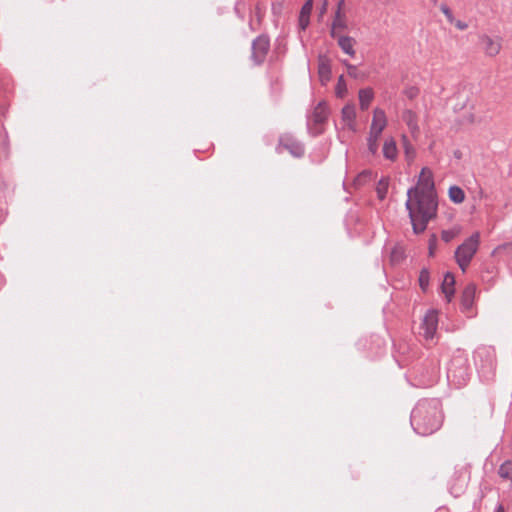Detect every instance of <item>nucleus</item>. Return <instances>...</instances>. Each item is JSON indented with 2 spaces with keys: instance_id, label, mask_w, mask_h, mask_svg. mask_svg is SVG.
Wrapping results in <instances>:
<instances>
[{
  "instance_id": "f257e3e1",
  "label": "nucleus",
  "mask_w": 512,
  "mask_h": 512,
  "mask_svg": "<svg viewBox=\"0 0 512 512\" xmlns=\"http://www.w3.org/2000/svg\"><path fill=\"white\" fill-rule=\"evenodd\" d=\"M407 196L405 206L413 232L420 234L425 231L429 221L436 217L438 208L433 174L429 168H422L417 186L408 189Z\"/></svg>"
},
{
  "instance_id": "f03ea898",
  "label": "nucleus",
  "mask_w": 512,
  "mask_h": 512,
  "mask_svg": "<svg viewBox=\"0 0 512 512\" xmlns=\"http://www.w3.org/2000/svg\"><path fill=\"white\" fill-rule=\"evenodd\" d=\"M411 424L421 435H430L437 431L442 424V414L439 403L435 400H421L411 413Z\"/></svg>"
},
{
  "instance_id": "7ed1b4c3",
  "label": "nucleus",
  "mask_w": 512,
  "mask_h": 512,
  "mask_svg": "<svg viewBox=\"0 0 512 512\" xmlns=\"http://www.w3.org/2000/svg\"><path fill=\"white\" fill-rule=\"evenodd\" d=\"M480 245V233L474 232L469 238H467L461 245L457 247L454 252V258L456 263L462 272H466L470 265L473 257L477 253Z\"/></svg>"
},
{
  "instance_id": "20e7f679",
  "label": "nucleus",
  "mask_w": 512,
  "mask_h": 512,
  "mask_svg": "<svg viewBox=\"0 0 512 512\" xmlns=\"http://www.w3.org/2000/svg\"><path fill=\"white\" fill-rule=\"evenodd\" d=\"M287 150L292 156L300 158L304 154L303 145L297 141L291 134H283L279 137V143L276 147L277 153Z\"/></svg>"
},
{
  "instance_id": "39448f33",
  "label": "nucleus",
  "mask_w": 512,
  "mask_h": 512,
  "mask_svg": "<svg viewBox=\"0 0 512 512\" xmlns=\"http://www.w3.org/2000/svg\"><path fill=\"white\" fill-rule=\"evenodd\" d=\"M270 49L269 38L265 35L258 36L252 43V60L256 65H260L266 59Z\"/></svg>"
},
{
  "instance_id": "423d86ee",
  "label": "nucleus",
  "mask_w": 512,
  "mask_h": 512,
  "mask_svg": "<svg viewBox=\"0 0 512 512\" xmlns=\"http://www.w3.org/2000/svg\"><path fill=\"white\" fill-rule=\"evenodd\" d=\"M329 110L325 101L319 102L314 108L311 119L313 121L314 127L310 128L311 133L314 136H317L322 133V129L318 126L324 124L328 118Z\"/></svg>"
},
{
  "instance_id": "0eeeda50",
  "label": "nucleus",
  "mask_w": 512,
  "mask_h": 512,
  "mask_svg": "<svg viewBox=\"0 0 512 512\" xmlns=\"http://www.w3.org/2000/svg\"><path fill=\"white\" fill-rule=\"evenodd\" d=\"M438 325V317L435 311H429L423 318V322L420 326L421 330H423V336L426 339H432L436 332Z\"/></svg>"
},
{
  "instance_id": "6e6552de",
  "label": "nucleus",
  "mask_w": 512,
  "mask_h": 512,
  "mask_svg": "<svg viewBox=\"0 0 512 512\" xmlns=\"http://www.w3.org/2000/svg\"><path fill=\"white\" fill-rule=\"evenodd\" d=\"M480 43L483 51L489 57H494L499 54L502 47L500 38L493 39L488 35H482L480 37Z\"/></svg>"
},
{
  "instance_id": "1a4fd4ad",
  "label": "nucleus",
  "mask_w": 512,
  "mask_h": 512,
  "mask_svg": "<svg viewBox=\"0 0 512 512\" xmlns=\"http://www.w3.org/2000/svg\"><path fill=\"white\" fill-rule=\"evenodd\" d=\"M387 120L384 110L376 108L373 113V119L370 126L372 134H381L386 127Z\"/></svg>"
},
{
  "instance_id": "9d476101",
  "label": "nucleus",
  "mask_w": 512,
  "mask_h": 512,
  "mask_svg": "<svg viewBox=\"0 0 512 512\" xmlns=\"http://www.w3.org/2000/svg\"><path fill=\"white\" fill-rule=\"evenodd\" d=\"M318 75L321 83L325 85L331 78L330 59L326 55H319Z\"/></svg>"
},
{
  "instance_id": "9b49d317",
  "label": "nucleus",
  "mask_w": 512,
  "mask_h": 512,
  "mask_svg": "<svg viewBox=\"0 0 512 512\" xmlns=\"http://www.w3.org/2000/svg\"><path fill=\"white\" fill-rule=\"evenodd\" d=\"M455 277L451 272H447L444 275L443 282L441 284L442 293L445 295L448 302L451 301L455 293Z\"/></svg>"
},
{
  "instance_id": "f8f14e48",
  "label": "nucleus",
  "mask_w": 512,
  "mask_h": 512,
  "mask_svg": "<svg viewBox=\"0 0 512 512\" xmlns=\"http://www.w3.org/2000/svg\"><path fill=\"white\" fill-rule=\"evenodd\" d=\"M335 39H337L338 46L344 53L348 54L351 57L355 56L356 52L354 49V45L356 41L354 38L350 36L337 34V37Z\"/></svg>"
},
{
  "instance_id": "ddd939ff",
  "label": "nucleus",
  "mask_w": 512,
  "mask_h": 512,
  "mask_svg": "<svg viewBox=\"0 0 512 512\" xmlns=\"http://www.w3.org/2000/svg\"><path fill=\"white\" fill-rule=\"evenodd\" d=\"M476 293V286L474 284H468L461 294V304L465 310L472 308Z\"/></svg>"
},
{
  "instance_id": "4468645a",
  "label": "nucleus",
  "mask_w": 512,
  "mask_h": 512,
  "mask_svg": "<svg viewBox=\"0 0 512 512\" xmlns=\"http://www.w3.org/2000/svg\"><path fill=\"white\" fill-rule=\"evenodd\" d=\"M347 28V23L345 20V16L342 12L336 11L335 12V18L332 22L330 35L332 38L337 37V30H345Z\"/></svg>"
},
{
  "instance_id": "2eb2a0df",
  "label": "nucleus",
  "mask_w": 512,
  "mask_h": 512,
  "mask_svg": "<svg viewBox=\"0 0 512 512\" xmlns=\"http://www.w3.org/2000/svg\"><path fill=\"white\" fill-rule=\"evenodd\" d=\"M373 96L374 94L371 88H365L359 91V104L362 110H366L369 107Z\"/></svg>"
},
{
  "instance_id": "dca6fc26",
  "label": "nucleus",
  "mask_w": 512,
  "mask_h": 512,
  "mask_svg": "<svg viewBox=\"0 0 512 512\" xmlns=\"http://www.w3.org/2000/svg\"><path fill=\"white\" fill-rule=\"evenodd\" d=\"M341 114H342L343 121L346 122L350 128H352L355 117H356L354 105H352V104L345 105L342 108Z\"/></svg>"
},
{
  "instance_id": "f3484780",
  "label": "nucleus",
  "mask_w": 512,
  "mask_h": 512,
  "mask_svg": "<svg viewBox=\"0 0 512 512\" xmlns=\"http://www.w3.org/2000/svg\"><path fill=\"white\" fill-rule=\"evenodd\" d=\"M449 198L452 202L460 204L465 200V193L459 186H451L448 191Z\"/></svg>"
},
{
  "instance_id": "a211bd4d",
  "label": "nucleus",
  "mask_w": 512,
  "mask_h": 512,
  "mask_svg": "<svg viewBox=\"0 0 512 512\" xmlns=\"http://www.w3.org/2000/svg\"><path fill=\"white\" fill-rule=\"evenodd\" d=\"M384 157L389 160H394L397 156V148L394 140H386L383 145Z\"/></svg>"
},
{
  "instance_id": "6ab92c4d",
  "label": "nucleus",
  "mask_w": 512,
  "mask_h": 512,
  "mask_svg": "<svg viewBox=\"0 0 512 512\" xmlns=\"http://www.w3.org/2000/svg\"><path fill=\"white\" fill-rule=\"evenodd\" d=\"M388 186H389V178H387V177H382L379 180V182L377 183L376 192H377L378 198L380 200L385 199L386 194L388 192Z\"/></svg>"
},
{
  "instance_id": "aec40b11",
  "label": "nucleus",
  "mask_w": 512,
  "mask_h": 512,
  "mask_svg": "<svg viewBox=\"0 0 512 512\" xmlns=\"http://www.w3.org/2000/svg\"><path fill=\"white\" fill-rule=\"evenodd\" d=\"M430 272L428 268H422L419 274V286L423 292H426L429 287Z\"/></svg>"
},
{
  "instance_id": "412c9836",
  "label": "nucleus",
  "mask_w": 512,
  "mask_h": 512,
  "mask_svg": "<svg viewBox=\"0 0 512 512\" xmlns=\"http://www.w3.org/2000/svg\"><path fill=\"white\" fill-rule=\"evenodd\" d=\"M498 474L500 475V477L504 479H509L512 482V462L507 461L503 463L499 468Z\"/></svg>"
},
{
  "instance_id": "4be33fe9",
  "label": "nucleus",
  "mask_w": 512,
  "mask_h": 512,
  "mask_svg": "<svg viewBox=\"0 0 512 512\" xmlns=\"http://www.w3.org/2000/svg\"><path fill=\"white\" fill-rule=\"evenodd\" d=\"M380 135L381 134H372L371 131L369 133V137L367 139L368 150L372 155L376 154V152L378 150V139H379Z\"/></svg>"
},
{
  "instance_id": "5701e85b",
  "label": "nucleus",
  "mask_w": 512,
  "mask_h": 512,
  "mask_svg": "<svg viewBox=\"0 0 512 512\" xmlns=\"http://www.w3.org/2000/svg\"><path fill=\"white\" fill-rule=\"evenodd\" d=\"M391 262L399 263L405 258L404 249L401 246H396L391 251Z\"/></svg>"
},
{
  "instance_id": "b1692460",
  "label": "nucleus",
  "mask_w": 512,
  "mask_h": 512,
  "mask_svg": "<svg viewBox=\"0 0 512 512\" xmlns=\"http://www.w3.org/2000/svg\"><path fill=\"white\" fill-rule=\"evenodd\" d=\"M335 93H336V96L339 97V98H343L346 95V93H347L346 82L344 80V76L343 75H341L338 78V82H337V85H336V88H335Z\"/></svg>"
},
{
  "instance_id": "393cba45",
  "label": "nucleus",
  "mask_w": 512,
  "mask_h": 512,
  "mask_svg": "<svg viewBox=\"0 0 512 512\" xmlns=\"http://www.w3.org/2000/svg\"><path fill=\"white\" fill-rule=\"evenodd\" d=\"M458 233L459 230L456 229L443 230L441 233V238L444 242L449 243L457 236Z\"/></svg>"
},
{
  "instance_id": "a878e982",
  "label": "nucleus",
  "mask_w": 512,
  "mask_h": 512,
  "mask_svg": "<svg viewBox=\"0 0 512 512\" xmlns=\"http://www.w3.org/2000/svg\"><path fill=\"white\" fill-rule=\"evenodd\" d=\"M347 67L348 75L352 78L358 79V78H364L365 75L363 73H360L356 66L352 64L345 63Z\"/></svg>"
},
{
  "instance_id": "bb28decb",
  "label": "nucleus",
  "mask_w": 512,
  "mask_h": 512,
  "mask_svg": "<svg viewBox=\"0 0 512 512\" xmlns=\"http://www.w3.org/2000/svg\"><path fill=\"white\" fill-rule=\"evenodd\" d=\"M371 175H372V173L370 171H367V170L363 171L356 177L355 184L356 185L365 184L368 180H370Z\"/></svg>"
},
{
  "instance_id": "cd10ccee",
  "label": "nucleus",
  "mask_w": 512,
  "mask_h": 512,
  "mask_svg": "<svg viewBox=\"0 0 512 512\" xmlns=\"http://www.w3.org/2000/svg\"><path fill=\"white\" fill-rule=\"evenodd\" d=\"M437 246V237L435 234H432L429 243H428V254L430 257H433L435 255V250Z\"/></svg>"
},
{
  "instance_id": "c85d7f7f",
  "label": "nucleus",
  "mask_w": 512,
  "mask_h": 512,
  "mask_svg": "<svg viewBox=\"0 0 512 512\" xmlns=\"http://www.w3.org/2000/svg\"><path fill=\"white\" fill-rule=\"evenodd\" d=\"M312 9H313V0H307L301 8L300 14L310 17Z\"/></svg>"
},
{
  "instance_id": "c756f323",
  "label": "nucleus",
  "mask_w": 512,
  "mask_h": 512,
  "mask_svg": "<svg viewBox=\"0 0 512 512\" xmlns=\"http://www.w3.org/2000/svg\"><path fill=\"white\" fill-rule=\"evenodd\" d=\"M440 10L444 13V15L447 17V19L450 23L454 22V17H453L452 11L446 4H442L440 6Z\"/></svg>"
},
{
  "instance_id": "7c9ffc66",
  "label": "nucleus",
  "mask_w": 512,
  "mask_h": 512,
  "mask_svg": "<svg viewBox=\"0 0 512 512\" xmlns=\"http://www.w3.org/2000/svg\"><path fill=\"white\" fill-rule=\"evenodd\" d=\"M404 93L409 99H414L415 97L418 96L419 89L417 87L411 86L405 89Z\"/></svg>"
},
{
  "instance_id": "2f4dec72",
  "label": "nucleus",
  "mask_w": 512,
  "mask_h": 512,
  "mask_svg": "<svg viewBox=\"0 0 512 512\" xmlns=\"http://www.w3.org/2000/svg\"><path fill=\"white\" fill-rule=\"evenodd\" d=\"M309 22H310V17L309 16H304V15H299V26L302 30H305L307 28V26L309 25Z\"/></svg>"
},
{
  "instance_id": "473e14b6",
  "label": "nucleus",
  "mask_w": 512,
  "mask_h": 512,
  "mask_svg": "<svg viewBox=\"0 0 512 512\" xmlns=\"http://www.w3.org/2000/svg\"><path fill=\"white\" fill-rule=\"evenodd\" d=\"M452 24H454L460 30H465L468 27L467 23H465V22H463L461 20H455L454 19V22Z\"/></svg>"
},
{
  "instance_id": "72a5a7b5",
  "label": "nucleus",
  "mask_w": 512,
  "mask_h": 512,
  "mask_svg": "<svg viewBox=\"0 0 512 512\" xmlns=\"http://www.w3.org/2000/svg\"><path fill=\"white\" fill-rule=\"evenodd\" d=\"M344 5H345V1L344 0H339V2L337 4V10L336 11L342 12V8L344 7Z\"/></svg>"
},
{
  "instance_id": "f704fd0d",
  "label": "nucleus",
  "mask_w": 512,
  "mask_h": 512,
  "mask_svg": "<svg viewBox=\"0 0 512 512\" xmlns=\"http://www.w3.org/2000/svg\"><path fill=\"white\" fill-rule=\"evenodd\" d=\"M454 156H455L456 158L460 159V158H461V152H460V151H458V150H457V151H455V152H454Z\"/></svg>"
},
{
  "instance_id": "c9c22d12",
  "label": "nucleus",
  "mask_w": 512,
  "mask_h": 512,
  "mask_svg": "<svg viewBox=\"0 0 512 512\" xmlns=\"http://www.w3.org/2000/svg\"><path fill=\"white\" fill-rule=\"evenodd\" d=\"M496 512H504V508H503V506H501V505H500V506L497 508V511H496Z\"/></svg>"
},
{
  "instance_id": "e433bc0d",
  "label": "nucleus",
  "mask_w": 512,
  "mask_h": 512,
  "mask_svg": "<svg viewBox=\"0 0 512 512\" xmlns=\"http://www.w3.org/2000/svg\"><path fill=\"white\" fill-rule=\"evenodd\" d=\"M409 153H410V149L408 146H406V155L409 156Z\"/></svg>"
}]
</instances>
